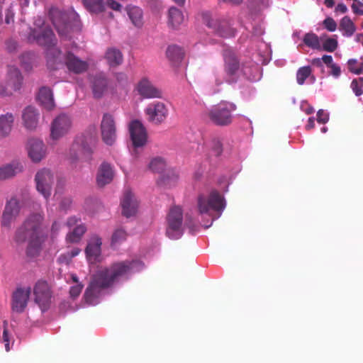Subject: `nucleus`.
I'll use <instances>...</instances> for the list:
<instances>
[{"label":"nucleus","instance_id":"nucleus-1","mask_svg":"<svg viewBox=\"0 0 363 363\" xmlns=\"http://www.w3.org/2000/svg\"><path fill=\"white\" fill-rule=\"evenodd\" d=\"M143 267V263L139 260L123 261L98 271L85 291L84 296L86 302L91 305L95 304L101 289L111 286L130 273L140 271Z\"/></svg>","mask_w":363,"mask_h":363},{"label":"nucleus","instance_id":"nucleus-2","mask_svg":"<svg viewBox=\"0 0 363 363\" xmlns=\"http://www.w3.org/2000/svg\"><path fill=\"white\" fill-rule=\"evenodd\" d=\"M43 220V216L40 213L30 215L15 231L13 240L16 245H23L38 235Z\"/></svg>","mask_w":363,"mask_h":363},{"label":"nucleus","instance_id":"nucleus-3","mask_svg":"<svg viewBox=\"0 0 363 363\" xmlns=\"http://www.w3.org/2000/svg\"><path fill=\"white\" fill-rule=\"evenodd\" d=\"M223 58L225 77L223 79H216L217 86L221 85L224 82L228 84H234L238 82L241 76L247 77L245 68L241 67L239 60L234 52L230 50H225L223 52Z\"/></svg>","mask_w":363,"mask_h":363},{"label":"nucleus","instance_id":"nucleus-4","mask_svg":"<svg viewBox=\"0 0 363 363\" xmlns=\"http://www.w3.org/2000/svg\"><path fill=\"white\" fill-rule=\"evenodd\" d=\"M235 110L236 106L233 103L223 101L212 106L206 114L213 124L226 126L232 123V113Z\"/></svg>","mask_w":363,"mask_h":363},{"label":"nucleus","instance_id":"nucleus-5","mask_svg":"<svg viewBox=\"0 0 363 363\" xmlns=\"http://www.w3.org/2000/svg\"><path fill=\"white\" fill-rule=\"evenodd\" d=\"M225 207V199L217 190H212L208 196H198L197 208L200 214H209L211 211L221 212Z\"/></svg>","mask_w":363,"mask_h":363},{"label":"nucleus","instance_id":"nucleus-6","mask_svg":"<svg viewBox=\"0 0 363 363\" xmlns=\"http://www.w3.org/2000/svg\"><path fill=\"white\" fill-rule=\"evenodd\" d=\"M52 23L60 36L67 38L69 33L79 29V16L76 13L68 15L57 12L52 17Z\"/></svg>","mask_w":363,"mask_h":363},{"label":"nucleus","instance_id":"nucleus-7","mask_svg":"<svg viewBox=\"0 0 363 363\" xmlns=\"http://www.w3.org/2000/svg\"><path fill=\"white\" fill-rule=\"evenodd\" d=\"M183 211L174 206L169 209L167 216L166 235L170 239H179L183 235Z\"/></svg>","mask_w":363,"mask_h":363},{"label":"nucleus","instance_id":"nucleus-8","mask_svg":"<svg viewBox=\"0 0 363 363\" xmlns=\"http://www.w3.org/2000/svg\"><path fill=\"white\" fill-rule=\"evenodd\" d=\"M72 127V117L66 113L57 116L50 124V138L58 140L67 135Z\"/></svg>","mask_w":363,"mask_h":363},{"label":"nucleus","instance_id":"nucleus-9","mask_svg":"<svg viewBox=\"0 0 363 363\" xmlns=\"http://www.w3.org/2000/svg\"><path fill=\"white\" fill-rule=\"evenodd\" d=\"M37 191L48 199L51 195L52 187L55 182V176L52 171L43 168L37 172L35 176Z\"/></svg>","mask_w":363,"mask_h":363},{"label":"nucleus","instance_id":"nucleus-10","mask_svg":"<svg viewBox=\"0 0 363 363\" xmlns=\"http://www.w3.org/2000/svg\"><path fill=\"white\" fill-rule=\"evenodd\" d=\"M34 40L42 46L47 47L48 49L55 48L57 43L55 34L52 29L47 26H43L38 29L31 30L29 35V40Z\"/></svg>","mask_w":363,"mask_h":363},{"label":"nucleus","instance_id":"nucleus-11","mask_svg":"<svg viewBox=\"0 0 363 363\" xmlns=\"http://www.w3.org/2000/svg\"><path fill=\"white\" fill-rule=\"evenodd\" d=\"M145 113L150 122L159 125L167 119L169 111L164 103L155 101L147 106Z\"/></svg>","mask_w":363,"mask_h":363},{"label":"nucleus","instance_id":"nucleus-12","mask_svg":"<svg viewBox=\"0 0 363 363\" xmlns=\"http://www.w3.org/2000/svg\"><path fill=\"white\" fill-rule=\"evenodd\" d=\"M33 293L35 303L43 312L45 311L49 307L51 298V291L47 281H38L34 286Z\"/></svg>","mask_w":363,"mask_h":363},{"label":"nucleus","instance_id":"nucleus-13","mask_svg":"<svg viewBox=\"0 0 363 363\" xmlns=\"http://www.w3.org/2000/svg\"><path fill=\"white\" fill-rule=\"evenodd\" d=\"M103 141L108 145H112L116 139V128L114 118L109 113H104L101 123Z\"/></svg>","mask_w":363,"mask_h":363},{"label":"nucleus","instance_id":"nucleus-14","mask_svg":"<svg viewBox=\"0 0 363 363\" xmlns=\"http://www.w3.org/2000/svg\"><path fill=\"white\" fill-rule=\"evenodd\" d=\"M92 153V149L89 145L85 136L77 137L72 143L69 153V157L72 162L77 161L80 155L88 159Z\"/></svg>","mask_w":363,"mask_h":363},{"label":"nucleus","instance_id":"nucleus-15","mask_svg":"<svg viewBox=\"0 0 363 363\" xmlns=\"http://www.w3.org/2000/svg\"><path fill=\"white\" fill-rule=\"evenodd\" d=\"M129 131L135 148L143 147L146 144L147 131L140 121H133L129 125Z\"/></svg>","mask_w":363,"mask_h":363},{"label":"nucleus","instance_id":"nucleus-16","mask_svg":"<svg viewBox=\"0 0 363 363\" xmlns=\"http://www.w3.org/2000/svg\"><path fill=\"white\" fill-rule=\"evenodd\" d=\"M31 292L30 287L18 288L13 294L11 307L12 310L21 313L27 306Z\"/></svg>","mask_w":363,"mask_h":363},{"label":"nucleus","instance_id":"nucleus-17","mask_svg":"<svg viewBox=\"0 0 363 363\" xmlns=\"http://www.w3.org/2000/svg\"><path fill=\"white\" fill-rule=\"evenodd\" d=\"M28 157L33 162H40L46 155V147L39 139L30 138L27 143Z\"/></svg>","mask_w":363,"mask_h":363},{"label":"nucleus","instance_id":"nucleus-18","mask_svg":"<svg viewBox=\"0 0 363 363\" xmlns=\"http://www.w3.org/2000/svg\"><path fill=\"white\" fill-rule=\"evenodd\" d=\"M65 65L69 72L76 74L84 73L89 68L87 62L82 60L71 52H67L65 55Z\"/></svg>","mask_w":363,"mask_h":363},{"label":"nucleus","instance_id":"nucleus-19","mask_svg":"<svg viewBox=\"0 0 363 363\" xmlns=\"http://www.w3.org/2000/svg\"><path fill=\"white\" fill-rule=\"evenodd\" d=\"M122 214L126 218H130L136 214L138 208V202L134 194L130 191H125L121 200Z\"/></svg>","mask_w":363,"mask_h":363},{"label":"nucleus","instance_id":"nucleus-20","mask_svg":"<svg viewBox=\"0 0 363 363\" xmlns=\"http://www.w3.org/2000/svg\"><path fill=\"white\" fill-rule=\"evenodd\" d=\"M101 238L96 235H92L88 241L85 253L87 259L91 262L98 261L101 252Z\"/></svg>","mask_w":363,"mask_h":363},{"label":"nucleus","instance_id":"nucleus-21","mask_svg":"<svg viewBox=\"0 0 363 363\" xmlns=\"http://www.w3.org/2000/svg\"><path fill=\"white\" fill-rule=\"evenodd\" d=\"M138 91L144 98H162V91L155 86L147 79H141L138 84Z\"/></svg>","mask_w":363,"mask_h":363},{"label":"nucleus","instance_id":"nucleus-22","mask_svg":"<svg viewBox=\"0 0 363 363\" xmlns=\"http://www.w3.org/2000/svg\"><path fill=\"white\" fill-rule=\"evenodd\" d=\"M65 57L62 51L57 48L48 49L47 65L49 69L56 70L65 65Z\"/></svg>","mask_w":363,"mask_h":363},{"label":"nucleus","instance_id":"nucleus-23","mask_svg":"<svg viewBox=\"0 0 363 363\" xmlns=\"http://www.w3.org/2000/svg\"><path fill=\"white\" fill-rule=\"evenodd\" d=\"M108 82L106 76L99 73L92 77L91 89L95 99L101 98L107 91Z\"/></svg>","mask_w":363,"mask_h":363},{"label":"nucleus","instance_id":"nucleus-24","mask_svg":"<svg viewBox=\"0 0 363 363\" xmlns=\"http://www.w3.org/2000/svg\"><path fill=\"white\" fill-rule=\"evenodd\" d=\"M114 172L110 164L104 162L99 167L96 175V183L99 186L103 187L111 182Z\"/></svg>","mask_w":363,"mask_h":363},{"label":"nucleus","instance_id":"nucleus-25","mask_svg":"<svg viewBox=\"0 0 363 363\" xmlns=\"http://www.w3.org/2000/svg\"><path fill=\"white\" fill-rule=\"evenodd\" d=\"M39 113L33 106L26 107L22 113V119L25 128L28 130H34L38 124Z\"/></svg>","mask_w":363,"mask_h":363},{"label":"nucleus","instance_id":"nucleus-26","mask_svg":"<svg viewBox=\"0 0 363 363\" xmlns=\"http://www.w3.org/2000/svg\"><path fill=\"white\" fill-rule=\"evenodd\" d=\"M185 22L183 12L175 6H171L167 12V24L172 29H179Z\"/></svg>","mask_w":363,"mask_h":363},{"label":"nucleus","instance_id":"nucleus-27","mask_svg":"<svg viewBox=\"0 0 363 363\" xmlns=\"http://www.w3.org/2000/svg\"><path fill=\"white\" fill-rule=\"evenodd\" d=\"M6 82L13 93L21 89L23 84V77L16 67L12 66L9 67Z\"/></svg>","mask_w":363,"mask_h":363},{"label":"nucleus","instance_id":"nucleus-28","mask_svg":"<svg viewBox=\"0 0 363 363\" xmlns=\"http://www.w3.org/2000/svg\"><path fill=\"white\" fill-rule=\"evenodd\" d=\"M14 116L11 113H6L0 115V138L8 137L13 126Z\"/></svg>","mask_w":363,"mask_h":363},{"label":"nucleus","instance_id":"nucleus-29","mask_svg":"<svg viewBox=\"0 0 363 363\" xmlns=\"http://www.w3.org/2000/svg\"><path fill=\"white\" fill-rule=\"evenodd\" d=\"M209 26L213 28L216 33L221 37L228 38L235 35L234 29L225 20L212 21L209 23Z\"/></svg>","mask_w":363,"mask_h":363},{"label":"nucleus","instance_id":"nucleus-30","mask_svg":"<svg viewBox=\"0 0 363 363\" xmlns=\"http://www.w3.org/2000/svg\"><path fill=\"white\" fill-rule=\"evenodd\" d=\"M22 171L23 166L17 162L3 165L0 167V180L10 179Z\"/></svg>","mask_w":363,"mask_h":363},{"label":"nucleus","instance_id":"nucleus-31","mask_svg":"<svg viewBox=\"0 0 363 363\" xmlns=\"http://www.w3.org/2000/svg\"><path fill=\"white\" fill-rule=\"evenodd\" d=\"M38 99L48 110H52L55 106L52 90L48 87L43 86L40 89Z\"/></svg>","mask_w":363,"mask_h":363},{"label":"nucleus","instance_id":"nucleus-32","mask_svg":"<svg viewBox=\"0 0 363 363\" xmlns=\"http://www.w3.org/2000/svg\"><path fill=\"white\" fill-rule=\"evenodd\" d=\"M166 55L173 65H177L182 62L184 56V51L177 45H171L167 48Z\"/></svg>","mask_w":363,"mask_h":363},{"label":"nucleus","instance_id":"nucleus-33","mask_svg":"<svg viewBox=\"0 0 363 363\" xmlns=\"http://www.w3.org/2000/svg\"><path fill=\"white\" fill-rule=\"evenodd\" d=\"M84 8L91 13L98 14L106 10L104 0H82Z\"/></svg>","mask_w":363,"mask_h":363},{"label":"nucleus","instance_id":"nucleus-34","mask_svg":"<svg viewBox=\"0 0 363 363\" xmlns=\"http://www.w3.org/2000/svg\"><path fill=\"white\" fill-rule=\"evenodd\" d=\"M126 10L132 23L136 27H141L143 25L142 9L138 6H129Z\"/></svg>","mask_w":363,"mask_h":363},{"label":"nucleus","instance_id":"nucleus-35","mask_svg":"<svg viewBox=\"0 0 363 363\" xmlns=\"http://www.w3.org/2000/svg\"><path fill=\"white\" fill-rule=\"evenodd\" d=\"M41 244L40 234L36 237H33V239L28 242L26 255L30 258L37 257L41 250Z\"/></svg>","mask_w":363,"mask_h":363},{"label":"nucleus","instance_id":"nucleus-36","mask_svg":"<svg viewBox=\"0 0 363 363\" xmlns=\"http://www.w3.org/2000/svg\"><path fill=\"white\" fill-rule=\"evenodd\" d=\"M339 29L344 36L351 37L356 31V26L350 18L346 16L341 19Z\"/></svg>","mask_w":363,"mask_h":363},{"label":"nucleus","instance_id":"nucleus-37","mask_svg":"<svg viewBox=\"0 0 363 363\" xmlns=\"http://www.w3.org/2000/svg\"><path fill=\"white\" fill-rule=\"evenodd\" d=\"M106 59L108 65L111 67H116L121 65L123 62V55L119 50L116 48H109L106 52Z\"/></svg>","mask_w":363,"mask_h":363},{"label":"nucleus","instance_id":"nucleus-38","mask_svg":"<svg viewBox=\"0 0 363 363\" xmlns=\"http://www.w3.org/2000/svg\"><path fill=\"white\" fill-rule=\"evenodd\" d=\"M86 231V227L84 224L79 223L73 230L67 235L66 240L68 242L76 243L79 242L82 237Z\"/></svg>","mask_w":363,"mask_h":363},{"label":"nucleus","instance_id":"nucleus-39","mask_svg":"<svg viewBox=\"0 0 363 363\" xmlns=\"http://www.w3.org/2000/svg\"><path fill=\"white\" fill-rule=\"evenodd\" d=\"M304 44L313 50H321V44L318 36L313 33H306L303 38Z\"/></svg>","mask_w":363,"mask_h":363},{"label":"nucleus","instance_id":"nucleus-40","mask_svg":"<svg viewBox=\"0 0 363 363\" xmlns=\"http://www.w3.org/2000/svg\"><path fill=\"white\" fill-rule=\"evenodd\" d=\"M166 167L165 160L160 157H156L151 160L149 164V169L153 172L161 174L164 172Z\"/></svg>","mask_w":363,"mask_h":363},{"label":"nucleus","instance_id":"nucleus-41","mask_svg":"<svg viewBox=\"0 0 363 363\" xmlns=\"http://www.w3.org/2000/svg\"><path fill=\"white\" fill-rule=\"evenodd\" d=\"M312 74V68L310 66L300 67L296 72V81L299 85H303L306 79Z\"/></svg>","mask_w":363,"mask_h":363},{"label":"nucleus","instance_id":"nucleus-42","mask_svg":"<svg viewBox=\"0 0 363 363\" xmlns=\"http://www.w3.org/2000/svg\"><path fill=\"white\" fill-rule=\"evenodd\" d=\"M360 60L361 62H358L355 59H350L347 61V67L350 72L356 74H363V57Z\"/></svg>","mask_w":363,"mask_h":363},{"label":"nucleus","instance_id":"nucleus-43","mask_svg":"<svg viewBox=\"0 0 363 363\" xmlns=\"http://www.w3.org/2000/svg\"><path fill=\"white\" fill-rule=\"evenodd\" d=\"M4 211L17 218L20 212V205L18 201L16 198L11 199L6 203Z\"/></svg>","mask_w":363,"mask_h":363},{"label":"nucleus","instance_id":"nucleus-44","mask_svg":"<svg viewBox=\"0 0 363 363\" xmlns=\"http://www.w3.org/2000/svg\"><path fill=\"white\" fill-rule=\"evenodd\" d=\"M338 46V43L337 39L333 38H326L322 43L321 50L333 52H334Z\"/></svg>","mask_w":363,"mask_h":363},{"label":"nucleus","instance_id":"nucleus-45","mask_svg":"<svg viewBox=\"0 0 363 363\" xmlns=\"http://www.w3.org/2000/svg\"><path fill=\"white\" fill-rule=\"evenodd\" d=\"M177 179V175L173 172H168L166 174L162 175L157 182L160 185L171 186Z\"/></svg>","mask_w":363,"mask_h":363},{"label":"nucleus","instance_id":"nucleus-46","mask_svg":"<svg viewBox=\"0 0 363 363\" xmlns=\"http://www.w3.org/2000/svg\"><path fill=\"white\" fill-rule=\"evenodd\" d=\"M126 238L127 233L125 230L123 228H118L113 232L112 235L111 243L112 245L121 243L125 240Z\"/></svg>","mask_w":363,"mask_h":363},{"label":"nucleus","instance_id":"nucleus-47","mask_svg":"<svg viewBox=\"0 0 363 363\" xmlns=\"http://www.w3.org/2000/svg\"><path fill=\"white\" fill-rule=\"evenodd\" d=\"M211 150L216 157L220 156L223 152V144L218 138H213L211 140Z\"/></svg>","mask_w":363,"mask_h":363},{"label":"nucleus","instance_id":"nucleus-48","mask_svg":"<svg viewBox=\"0 0 363 363\" xmlns=\"http://www.w3.org/2000/svg\"><path fill=\"white\" fill-rule=\"evenodd\" d=\"M363 87V78H359L358 79H353L351 83V88L352 91L354 92L355 95L359 96L362 94Z\"/></svg>","mask_w":363,"mask_h":363},{"label":"nucleus","instance_id":"nucleus-49","mask_svg":"<svg viewBox=\"0 0 363 363\" xmlns=\"http://www.w3.org/2000/svg\"><path fill=\"white\" fill-rule=\"evenodd\" d=\"M16 218L13 215L9 213L7 211H4L2 218H1V225L2 226L10 228L12 222Z\"/></svg>","mask_w":363,"mask_h":363},{"label":"nucleus","instance_id":"nucleus-50","mask_svg":"<svg viewBox=\"0 0 363 363\" xmlns=\"http://www.w3.org/2000/svg\"><path fill=\"white\" fill-rule=\"evenodd\" d=\"M323 25L325 28L330 32L335 31L337 28L336 22L330 17H328L324 20Z\"/></svg>","mask_w":363,"mask_h":363},{"label":"nucleus","instance_id":"nucleus-51","mask_svg":"<svg viewBox=\"0 0 363 363\" xmlns=\"http://www.w3.org/2000/svg\"><path fill=\"white\" fill-rule=\"evenodd\" d=\"M329 120V115L323 109H320L317 113V121L319 123L325 124Z\"/></svg>","mask_w":363,"mask_h":363},{"label":"nucleus","instance_id":"nucleus-52","mask_svg":"<svg viewBox=\"0 0 363 363\" xmlns=\"http://www.w3.org/2000/svg\"><path fill=\"white\" fill-rule=\"evenodd\" d=\"M83 289V285L81 284H77L75 286H73L70 288L69 294L72 298H76L79 296L82 290Z\"/></svg>","mask_w":363,"mask_h":363},{"label":"nucleus","instance_id":"nucleus-53","mask_svg":"<svg viewBox=\"0 0 363 363\" xmlns=\"http://www.w3.org/2000/svg\"><path fill=\"white\" fill-rule=\"evenodd\" d=\"M13 94L12 90L7 86V82L5 84L0 83V95L2 96H9Z\"/></svg>","mask_w":363,"mask_h":363},{"label":"nucleus","instance_id":"nucleus-54","mask_svg":"<svg viewBox=\"0 0 363 363\" xmlns=\"http://www.w3.org/2000/svg\"><path fill=\"white\" fill-rule=\"evenodd\" d=\"M80 252H81V250L79 248L75 247V248L72 249L70 252H67L66 254L62 255L59 259H60V260H62V258H64V257L65 258L67 257L69 260H71L73 257L78 255Z\"/></svg>","mask_w":363,"mask_h":363},{"label":"nucleus","instance_id":"nucleus-55","mask_svg":"<svg viewBox=\"0 0 363 363\" xmlns=\"http://www.w3.org/2000/svg\"><path fill=\"white\" fill-rule=\"evenodd\" d=\"M330 74L335 78H337L341 74V69L339 65L334 63L330 67Z\"/></svg>","mask_w":363,"mask_h":363},{"label":"nucleus","instance_id":"nucleus-56","mask_svg":"<svg viewBox=\"0 0 363 363\" xmlns=\"http://www.w3.org/2000/svg\"><path fill=\"white\" fill-rule=\"evenodd\" d=\"M106 5L114 11H120L121 9V5L114 0H107L106 2Z\"/></svg>","mask_w":363,"mask_h":363},{"label":"nucleus","instance_id":"nucleus-57","mask_svg":"<svg viewBox=\"0 0 363 363\" xmlns=\"http://www.w3.org/2000/svg\"><path fill=\"white\" fill-rule=\"evenodd\" d=\"M14 21V13L11 9H7L5 15V22L6 24H10Z\"/></svg>","mask_w":363,"mask_h":363},{"label":"nucleus","instance_id":"nucleus-58","mask_svg":"<svg viewBox=\"0 0 363 363\" xmlns=\"http://www.w3.org/2000/svg\"><path fill=\"white\" fill-rule=\"evenodd\" d=\"M79 222H80L79 218H77L76 216H72L67 219V225L69 228L74 227V226L76 227L77 225H79L78 224Z\"/></svg>","mask_w":363,"mask_h":363},{"label":"nucleus","instance_id":"nucleus-59","mask_svg":"<svg viewBox=\"0 0 363 363\" xmlns=\"http://www.w3.org/2000/svg\"><path fill=\"white\" fill-rule=\"evenodd\" d=\"M323 63H324L328 68H330L333 64V59L331 55H325L322 57Z\"/></svg>","mask_w":363,"mask_h":363},{"label":"nucleus","instance_id":"nucleus-60","mask_svg":"<svg viewBox=\"0 0 363 363\" xmlns=\"http://www.w3.org/2000/svg\"><path fill=\"white\" fill-rule=\"evenodd\" d=\"M347 11V7L342 3H340L335 7V12L345 13Z\"/></svg>","mask_w":363,"mask_h":363},{"label":"nucleus","instance_id":"nucleus-61","mask_svg":"<svg viewBox=\"0 0 363 363\" xmlns=\"http://www.w3.org/2000/svg\"><path fill=\"white\" fill-rule=\"evenodd\" d=\"M72 203V200L69 199V198H65L64 199L62 200L61 203H60V206L62 208H68Z\"/></svg>","mask_w":363,"mask_h":363},{"label":"nucleus","instance_id":"nucleus-62","mask_svg":"<svg viewBox=\"0 0 363 363\" xmlns=\"http://www.w3.org/2000/svg\"><path fill=\"white\" fill-rule=\"evenodd\" d=\"M315 127V119L313 117H311L308 120V123L306 125V129L309 130Z\"/></svg>","mask_w":363,"mask_h":363},{"label":"nucleus","instance_id":"nucleus-63","mask_svg":"<svg viewBox=\"0 0 363 363\" xmlns=\"http://www.w3.org/2000/svg\"><path fill=\"white\" fill-rule=\"evenodd\" d=\"M351 7H352V9L353 12L355 14H357V15H359V16H362L363 15V9H359L356 4H354V3L352 4Z\"/></svg>","mask_w":363,"mask_h":363},{"label":"nucleus","instance_id":"nucleus-64","mask_svg":"<svg viewBox=\"0 0 363 363\" xmlns=\"http://www.w3.org/2000/svg\"><path fill=\"white\" fill-rule=\"evenodd\" d=\"M311 64L318 67H321L323 66V60L322 58H314L311 60Z\"/></svg>","mask_w":363,"mask_h":363}]
</instances>
